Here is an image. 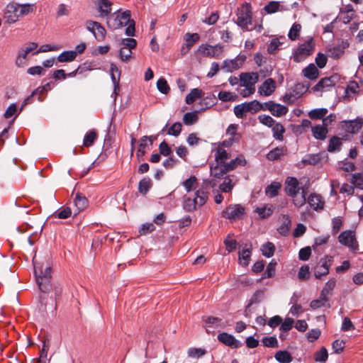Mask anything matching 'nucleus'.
Wrapping results in <instances>:
<instances>
[{"instance_id":"20","label":"nucleus","mask_w":363,"mask_h":363,"mask_svg":"<svg viewBox=\"0 0 363 363\" xmlns=\"http://www.w3.org/2000/svg\"><path fill=\"white\" fill-rule=\"evenodd\" d=\"M111 2L108 0H98L96 3L97 10L99 12V16L102 18H106L111 16Z\"/></svg>"},{"instance_id":"15","label":"nucleus","mask_w":363,"mask_h":363,"mask_svg":"<svg viewBox=\"0 0 363 363\" xmlns=\"http://www.w3.org/2000/svg\"><path fill=\"white\" fill-rule=\"evenodd\" d=\"M217 338L220 342L232 349H238L242 345V342L239 340L236 339L233 335L225 332L219 333Z\"/></svg>"},{"instance_id":"13","label":"nucleus","mask_w":363,"mask_h":363,"mask_svg":"<svg viewBox=\"0 0 363 363\" xmlns=\"http://www.w3.org/2000/svg\"><path fill=\"white\" fill-rule=\"evenodd\" d=\"M86 29L94 35L97 41L101 42L105 39L106 31L100 23L94 21H88L86 23Z\"/></svg>"},{"instance_id":"28","label":"nucleus","mask_w":363,"mask_h":363,"mask_svg":"<svg viewBox=\"0 0 363 363\" xmlns=\"http://www.w3.org/2000/svg\"><path fill=\"white\" fill-rule=\"evenodd\" d=\"M216 104V97L214 94H210L206 97H203L202 100L200 101V104L202 106V108H200V111H204L206 109L210 108Z\"/></svg>"},{"instance_id":"36","label":"nucleus","mask_w":363,"mask_h":363,"mask_svg":"<svg viewBox=\"0 0 363 363\" xmlns=\"http://www.w3.org/2000/svg\"><path fill=\"white\" fill-rule=\"evenodd\" d=\"M321 160L320 154H308L301 160L304 164L316 165Z\"/></svg>"},{"instance_id":"51","label":"nucleus","mask_w":363,"mask_h":363,"mask_svg":"<svg viewBox=\"0 0 363 363\" xmlns=\"http://www.w3.org/2000/svg\"><path fill=\"white\" fill-rule=\"evenodd\" d=\"M121 49L133 50L137 45V41L134 38H123L121 41Z\"/></svg>"},{"instance_id":"50","label":"nucleus","mask_w":363,"mask_h":363,"mask_svg":"<svg viewBox=\"0 0 363 363\" xmlns=\"http://www.w3.org/2000/svg\"><path fill=\"white\" fill-rule=\"evenodd\" d=\"M199 38L200 36L198 33H187L184 37L186 50H189L194 43L199 41Z\"/></svg>"},{"instance_id":"2","label":"nucleus","mask_w":363,"mask_h":363,"mask_svg":"<svg viewBox=\"0 0 363 363\" xmlns=\"http://www.w3.org/2000/svg\"><path fill=\"white\" fill-rule=\"evenodd\" d=\"M130 19V11L126 10L123 12L117 11L108 16L106 20L107 26L109 28L116 30L128 24Z\"/></svg>"},{"instance_id":"19","label":"nucleus","mask_w":363,"mask_h":363,"mask_svg":"<svg viewBox=\"0 0 363 363\" xmlns=\"http://www.w3.org/2000/svg\"><path fill=\"white\" fill-rule=\"evenodd\" d=\"M53 86V82H47L43 86L38 87L37 89H35L34 91H33L30 96L24 99V105L30 103V98L35 97L36 95H38V101H41L43 100V99L41 97V95L44 92H47L48 90L51 89Z\"/></svg>"},{"instance_id":"42","label":"nucleus","mask_w":363,"mask_h":363,"mask_svg":"<svg viewBox=\"0 0 363 363\" xmlns=\"http://www.w3.org/2000/svg\"><path fill=\"white\" fill-rule=\"evenodd\" d=\"M328 113V109L325 108H315L309 111L308 116L312 120H317L323 118Z\"/></svg>"},{"instance_id":"53","label":"nucleus","mask_w":363,"mask_h":363,"mask_svg":"<svg viewBox=\"0 0 363 363\" xmlns=\"http://www.w3.org/2000/svg\"><path fill=\"white\" fill-rule=\"evenodd\" d=\"M197 203L199 206H201L206 203L208 199V193L202 189H199L195 192Z\"/></svg>"},{"instance_id":"52","label":"nucleus","mask_w":363,"mask_h":363,"mask_svg":"<svg viewBox=\"0 0 363 363\" xmlns=\"http://www.w3.org/2000/svg\"><path fill=\"white\" fill-rule=\"evenodd\" d=\"M223 46L220 44H217L214 46H209L208 48H207V55L212 57H218L223 52Z\"/></svg>"},{"instance_id":"56","label":"nucleus","mask_w":363,"mask_h":363,"mask_svg":"<svg viewBox=\"0 0 363 363\" xmlns=\"http://www.w3.org/2000/svg\"><path fill=\"white\" fill-rule=\"evenodd\" d=\"M72 210L69 207L62 208L55 211L53 216L60 219H65L71 216Z\"/></svg>"},{"instance_id":"60","label":"nucleus","mask_w":363,"mask_h":363,"mask_svg":"<svg viewBox=\"0 0 363 363\" xmlns=\"http://www.w3.org/2000/svg\"><path fill=\"white\" fill-rule=\"evenodd\" d=\"M280 3L279 1H272L265 5L264 9L267 13H274L279 11Z\"/></svg>"},{"instance_id":"46","label":"nucleus","mask_w":363,"mask_h":363,"mask_svg":"<svg viewBox=\"0 0 363 363\" xmlns=\"http://www.w3.org/2000/svg\"><path fill=\"white\" fill-rule=\"evenodd\" d=\"M97 138L96 133L95 130H90L86 133L84 135L83 140V145L85 147H90L93 145L95 140Z\"/></svg>"},{"instance_id":"35","label":"nucleus","mask_w":363,"mask_h":363,"mask_svg":"<svg viewBox=\"0 0 363 363\" xmlns=\"http://www.w3.org/2000/svg\"><path fill=\"white\" fill-rule=\"evenodd\" d=\"M276 360L279 363H290L293 358L291 354L286 350L278 351L274 356Z\"/></svg>"},{"instance_id":"6","label":"nucleus","mask_w":363,"mask_h":363,"mask_svg":"<svg viewBox=\"0 0 363 363\" xmlns=\"http://www.w3.org/2000/svg\"><path fill=\"white\" fill-rule=\"evenodd\" d=\"M333 262V257L325 255L320 258L317 265L313 269L314 276L316 279H320L329 273L330 266Z\"/></svg>"},{"instance_id":"63","label":"nucleus","mask_w":363,"mask_h":363,"mask_svg":"<svg viewBox=\"0 0 363 363\" xmlns=\"http://www.w3.org/2000/svg\"><path fill=\"white\" fill-rule=\"evenodd\" d=\"M233 187V185L232 184V180L229 177H225L223 182L219 186V189L225 193L230 192Z\"/></svg>"},{"instance_id":"21","label":"nucleus","mask_w":363,"mask_h":363,"mask_svg":"<svg viewBox=\"0 0 363 363\" xmlns=\"http://www.w3.org/2000/svg\"><path fill=\"white\" fill-rule=\"evenodd\" d=\"M307 202L310 207L315 211L321 210L324 206V202L322 201L321 196L315 193H312L309 195Z\"/></svg>"},{"instance_id":"38","label":"nucleus","mask_w":363,"mask_h":363,"mask_svg":"<svg viewBox=\"0 0 363 363\" xmlns=\"http://www.w3.org/2000/svg\"><path fill=\"white\" fill-rule=\"evenodd\" d=\"M306 189L307 188L305 186H301V196H296L294 199H293V204L297 207L301 208L304 206L306 203Z\"/></svg>"},{"instance_id":"32","label":"nucleus","mask_w":363,"mask_h":363,"mask_svg":"<svg viewBox=\"0 0 363 363\" xmlns=\"http://www.w3.org/2000/svg\"><path fill=\"white\" fill-rule=\"evenodd\" d=\"M203 91L199 88H194L186 96L185 101L187 104H193L197 99L202 97Z\"/></svg>"},{"instance_id":"27","label":"nucleus","mask_w":363,"mask_h":363,"mask_svg":"<svg viewBox=\"0 0 363 363\" xmlns=\"http://www.w3.org/2000/svg\"><path fill=\"white\" fill-rule=\"evenodd\" d=\"M281 188V184L279 182H272L269 185L265 188V194L270 198L277 196L279 194V189Z\"/></svg>"},{"instance_id":"16","label":"nucleus","mask_w":363,"mask_h":363,"mask_svg":"<svg viewBox=\"0 0 363 363\" xmlns=\"http://www.w3.org/2000/svg\"><path fill=\"white\" fill-rule=\"evenodd\" d=\"M276 89V82L272 78L267 79L258 88V93L264 96L272 95Z\"/></svg>"},{"instance_id":"44","label":"nucleus","mask_w":363,"mask_h":363,"mask_svg":"<svg viewBox=\"0 0 363 363\" xmlns=\"http://www.w3.org/2000/svg\"><path fill=\"white\" fill-rule=\"evenodd\" d=\"M288 110L286 106L275 103V106L272 108L271 113L276 117H281L286 115Z\"/></svg>"},{"instance_id":"11","label":"nucleus","mask_w":363,"mask_h":363,"mask_svg":"<svg viewBox=\"0 0 363 363\" xmlns=\"http://www.w3.org/2000/svg\"><path fill=\"white\" fill-rule=\"evenodd\" d=\"M308 89L303 84L296 83L293 87L291 88L290 91L285 94L283 96V101L285 103L293 102L295 99L301 97Z\"/></svg>"},{"instance_id":"29","label":"nucleus","mask_w":363,"mask_h":363,"mask_svg":"<svg viewBox=\"0 0 363 363\" xmlns=\"http://www.w3.org/2000/svg\"><path fill=\"white\" fill-rule=\"evenodd\" d=\"M335 85L334 82L330 77L322 78L313 87V89L315 91H323L326 87H331Z\"/></svg>"},{"instance_id":"45","label":"nucleus","mask_w":363,"mask_h":363,"mask_svg":"<svg viewBox=\"0 0 363 363\" xmlns=\"http://www.w3.org/2000/svg\"><path fill=\"white\" fill-rule=\"evenodd\" d=\"M246 164V160L242 158V156L237 157L236 158L231 160L230 162L226 163L225 166L228 167V171H232L235 169L238 165L245 166Z\"/></svg>"},{"instance_id":"58","label":"nucleus","mask_w":363,"mask_h":363,"mask_svg":"<svg viewBox=\"0 0 363 363\" xmlns=\"http://www.w3.org/2000/svg\"><path fill=\"white\" fill-rule=\"evenodd\" d=\"M236 97L235 94L225 91H221L218 94V99L224 102L235 101Z\"/></svg>"},{"instance_id":"7","label":"nucleus","mask_w":363,"mask_h":363,"mask_svg":"<svg viewBox=\"0 0 363 363\" xmlns=\"http://www.w3.org/2000/svg\"><path fill=\"white\" fill-rule=\"evenodd\" d=\"M245 211V208L241 205L230 204L222 211V216L230 220H236L243 216Z\"/></svg>"},{"instance_id":"41","label":"nucleus","mask_w":363,"mask_h":363,"mask_svg":"<svg viewBox=\"0 0 363 363\" xmlns=\"http://www.w3.org/2000/svg\"><path fill=\"white\" fill-rule=\"evenodd\" d=\"M76 58V52L73 50H67L61 52L58 57L57 60L60 62H67L74 60Z\"/></svg>"},{"instance_id":"23","label":"nucleus","mask_w":363,"mask_h":363,"mask_svg":"<svg viewBox=\"0 0 363 363\" xmlns=\"http://www.w3.org/2000/svg\"><path fill=\"white\" fill-rule=\"evenodd\" d=\"M229 172L225 164L216 163V165L211 167V175L216 179H221L225 177L224 175Z\"/></svg>"},{"instance_id":"55","label":"nucleus","mask_w":363,"mask_h":363,"mask_svg":"<svg viewBox=\"0 0 363 363\" xmlns=\"http://www.w3.org/2000/svg\"><path fill=\"white\" fill-rule=\"evenodd\" d=\"M196 184L197 179L195 176H191L189 178L182 182V185L185 188L186 192H190Z\"/></svg>"},{"instance_id":"10","label":"nucleus","mask_w":363,"mask_h":363,"mask_svg":"<svg viewBox=\"0 0 363 363\" xmlns=\"http://www.w3.org/2000/svg\"><path fill=\"white\" fill-rule=\"evenodd\" d=\"M363 126V118L357 117L354 120H345L340 123V128L345 132L354 134L359 132Z\"/></svg>"},{"instance_id":"30","label":"nucleus","mask_w":363,"mask_h":363,"mask_svg":"<svg viewBox=\"0 0 363 363\" xmlns=\"http://www.w3.org/2000/svg\"><path fill=\"white\" fill-rule=\"evenodd\" d=\"M74 203L77 208V212L74 213V215H77L86 207L88 201L85 196L80 194H77L74 199Z\"/></svg>"},{"instance_id":"3","label":"nucleus","mask_w":363,"mask_h":363,"mask_svg":"<svg viewBox=\"0 0 363 363\" xmlns=\"http://www.w3.org/2000/svg\"><path fill=\"white\" fill-rule=\"evenodd\" d=\"M236 24L245 30H249L248 26L252 24V13L251 6L248 3L242 4L237 11Z\"/></svg>"},{"instance_id":"5","label":"nucleus","mask_w":363,"mask_h":363,"mask_svg":"<svg viewBox=\"0 0 363 363\" xmlns=\"http://www.w3.org/2000/svg\"><path fill=\"white\" fill-rule=\"evenodd\" d=\"M259 101L253 100L250 102H244L234 107V113L238 118H242L246 113H256L259 112Z\"/></svg>"},{"instance_id":"12","label":"nucleus","mask_w":363,"mask_h":363,"mask_svg":"<svg viewBox=\"0 0 363 363\" xmlns=\"http://www.w3.org/2000/svg\"><path fill=\"white\" fill-rule=\"evenodd\" d=\"M349 46L350 43L347 40L340 39L337 41V45L330 47L327 49L328 56L337 60L344 55L345 49L349 48Z\"/></svg>"},{"instance_id":"17","label":"nucleus","mask_w":363,"mask_h":363,"mask_svg":"<svg viewBox=\"0 0 363 363\" xmlns=\"http://www.w3.org/2000/svg\"><path fill=\"white\" fill-rule=\"evenodd\" d=\"M259 79V75L256 72H245L240 75V86L244 87L255 86Z\"/></svg>"},{"instance_id":"33","label":"nucleus","mask_w":363,"mask_h":363,"mask_svg":"<svg viewBox=\"0 0 363 363\" xmlns=\"http://www.w3.org/2000/svg\"><path fill=\"white\" fill-rule=\"evenodd\" d=\"M262 255L267 258L272 257L275 252V246L272 242H267L260 247Z\"/></svg>"},{"instance_id":"59","label":"nucleus","mask_w":363,"mask_h":363,"mask_svg":"<svg viewBox=\"0 0 363 363\" xmlns=\"http://www.w3.org/2000/svg\"><path fill=\"white\" fill-rule=\"evenodd\" d=\"M157 87L160 92L162 94H167L170 89L167 80L161 77L157 82Z\"/></svg>"},{"instance_id":"48","label":"nucleus","mask_w":363,"mask_h":363,"mask_svg":"<svg viewBox=\"0 0 363 363\" xmlns=\"http://www.w3.org/2000/svg\"><path fill=\"white\" fill-rule=\"evenodd\" d=\"M198 121L197 111L187 112L183 116V122L186 125H191Z\"/></svg>"},{"instance_id":"37","label":"nucleus","mask_w":363,"mask_h":363,"mask_svg":"<svg viewBox=\"0 0 363 363\" xmlns=\"http://www.w3.org/2000/svg\"><path fill=\"white\" fill-rule=\"evenodd\" d=\"M273 133V137L279 141H282L284 139L283 134L285 132L284 127L280 123H275L272 127Z\"/></svg>"},{"instance_id":"54","label":"nucleus","mask_w":363,"mask_h":363,"mask_svg":"<svg viewBox=\"0 0 363 363\" xmlns=\"http://www.w3.org/2000/svg\"><path fill=\"white\" fill-rule=\"evenodd\" d=\"M328 357V350L325 347H322L319 351H317L314 354V359L315 362H325Z\"/></svg>"},{"instance_id":"47","label":"nucleus","mask_w":363,"mask_h":363,"mask_svg":"<svg viewBox=\"0 0 363 363\" xmlns=\"http://www.w3.org/2000/svg\"><path fill=\"white\" fill-rule=\"evenodd\" d=\"M151 185V180L150 179L143 178L139 182L138 191L145 195L150 189Z\"/></svg>"},{"instance_id":"9","label":"nucleus","mask_w":363,"mask_h":363,"mask_svg":"<svg viewBox=\"0 0 363 363\" xmlns=\"http://www.w3.org/2000/svg\"><path fill=\"white\" fill-rule=\"evenodd\" d=\"M314 50V43L312 38H310L303 43L299 45L294 57V61L299 62L302 57H306L312 54Z\"/></svg>"},{"instance_id":"31","label":"nucleus","mask_w":363,"mask_h":363,"mask_svg":"<svg viewBox=\"0 0 363 363\" xmlns=\"http://www.w3.org/2000/svg\"><path fill=\"white\" fill-rule=\"evenodd\" d=\"M342 145V143L340 138L337 136H333L329 140L327 150L329 152H339Z\"/></svg>"},{"instance_id":"39","label":"nucleus","mask_w":363,"mask_h":363,"mask_svg":"<svg viewBox=\"0 0 363 363\" xmlns=\"http://www.w3.org/2000/svg\"><path fill=\"white\" fill-rule=\"evenodd\" d=\"M198 206L196 199H191L189 197H184L183 202V208L186 211L192 212L196 209Z\"/></svg>"},{"instance_id":"25","label":"nucleus","mask_w":363,"mask_h":363,"mask_svg":"<svg viewBox=\"0 0 363 363\" xmlns=\"http://www.w3.org/2000/svg\"><path fill=\"white\" fill-rule=\"evenodd\" d=\"M313 137L320 140H324L326 138L328 130L322 125H316L311 128Z\"/></svg>"},{"instance_id":"1","label":"nucleus","mask_w":363,"mask_h":363,"mask_svg":"<svg viewBox=\"0 0 363 363\" xmlns=\"http://www.w3.org/2000/svg\"><path fill=\"white\" fill-rule=\"evenodd\" d=\"M33 262L35 281L42 294L39 296L40 301L42 305H46L45 302L47 298L46 295L48 294L52 289V268L48 264L45 265L43 262H38L35 260V257L33 258Z\"/></svg>"},{"instance_id":"34","label":"nucleus","mask_w":363,"mask_h":363,"mask_svg":"<svg viewBox=\"0 0 363 363\" xmlns=\"http://www.w3.org/2000/svg\"><path fill=\"white\" fill-rule=\"evenodd\" d=\"M291 220L289 216H284V220L281 225L277 228L279 233L283 236H286L291 228Z\"/></svg>"},{"instance_id":"22","label":"nucleus","mask_w":363,"mask_h":363,"mask_svg":"<svg viewBox=\"0 0 363 363\" xmlns=\"http://www.w3.org/2000/svg\"><path fill=\"white\" fill-rule=\"evenodd\" d=\"M252 254V244L245 243L241 251L239 252V260L244 266H247Z\"/></svg>"},{"instance_id":"40","label":"nucleus","mask_w":363,"mask_h":363,"mask_svg":"<svg viewBox=\"0 0 363 363\" xmlns=\"http://www.w3.org/2000/svg\"><path fill=\"white\" fill-rule=\"evenodd\" d=\"M230 155L224 149L218 148L215 154L216 163L226 164V160H228Z\"/></svg>"},{"instance_id":"64","label":"nucleus","mask_w":363,"mask_h":363,"mask_svg":"<svg viewBox=\"0 0 363 363\" xmlns=\"http://www.w3.org/2000/svg\"><path fill=\"white\" fill-rule=\"evenodd\" d=\"M352 182L354 187L363 189V176L360 174H354L352 175Z\"/></svg>"},{"instance_id":"43","label":"nucleus","mask_w":363,"mask_h":363,"mask_svg":"<svg viewBox=\"0 0 363 363\" xmlns=\"http://www.w3.org/2000/svg\"><path fill=\"white\" fill-rule=\"evenodd\" d=\"M277 265V262L276 259H272L271 262L267 266V268L264 273V276L262 278L264 279L273 277L275 275Z\"/></svg>"},{"instance_id":"61","label":"nucleus","mask_w":363,"mask_h":363,"mask_svg":"<svg viewBox=\"0 0 363 363\" xmlns=\"http://www.w3.org/2000/svg\"><path fill=\"white\" fill-rule=\"evenodd\" d=\"M294 319L291 318H286L284 322H281V325L279 327V330L281 333H287L289 332L293 327L294 325Z\"/></svg>"},{"instance_id":"49","label":"nucleus","mask_w":363,"mask_h":363,"mask_svg":"<svg viewBox=\"0 0 363 363\" xmlns=\"http://www.w3.org/2000/svg\"><path fill=\"white\" fill-rule=\"evenodd\" d=\"M237 129L238 125L232 123L228 127L225 133L227 135H229L230 138L238 142L241 136L237 133Z\"/></svg>"},{"instance_id":"14","label":"nucleus","mask_w":363,"mask_h":363,"mask_svg":"<svg viewBox=\"0 0 363 363\" xmlns=\"http://www.w3.org/2000/svg\"><path fill=\"white\" fill-rule=\"evenodd\" d=\"M301 190L298 180L294 177H287L284 182L286 194L293 199L296 198Z\"/></svg>"},{"instance_id":"8","label":"nucleus","mask_w":363,"mask_h":363,"mask_svg":"<svg viewBox=\"0 0 363 363\" xmlns=\"http://www.w3.org/2000/svg\"><path fill=\"white\" fill-rule=\"evenodd\" d=\"M338 241L342 245L347 247L350 250L355 251L358 249L354 232L352 230H345L338 236Z\"/></svg>"},{"instance_id":"26","label":"nucleus","mask_w":363,"mask_h":363,"mask_svg":"<svg viewBox=\"0 0 363 363\" xmlns=\"http://www.w3.org/2000/svg\"><path fill=\"white\" fill-rule=\"evenodd\" d=\"M303 74L307 79L314 80L318 77V69L313 64H310L303 69Z\"/></svg>"},{"instance_id":"24","label":"nucleus","mask_w":363,"mask_h":363,"mask_svg":"<svg viewBox=\"0 0 363 363\" xmlns=\"http://www.w3.org/2000/svg\"><path fill=\"white\" fill-rule=\"evenodd\" d=\"M287 152V149L284 147H277L270 150L267 155V159L269 161H275L279 160L281 156L284 155Z\"/></svg>"},{"instance_id":"18","label":"nucleus","mask_w":363,"mask_h":363,"mask_svg":"<svg viewBox=\"0 0 363 363\" xmlns=\"http://www.w3.org/2000/svg\"><path fill=\"white\" fill-rule=\"evenodd\" d=\"M203 320L205 322V328L208 333H213L215 329L222 326V319L219 318L208 316L203 317Z\"/></svg>"},{"instance_id":"4","label":"nucleus","mask_w":363,"mask_h":363,"mask_svg":"<svg viewBox=\"0 0 363 363\" xmlns=\"http://www.w3.org/2000/svg\"><path fill=\"white\" fill-rule=\"evenodd\" d=\"M22 15L23 4L12 1L6 5L4 11L3 18L5 23L11 24L18 21Z\"/></svg>"},{"instance_id":"62","label":"nucleus","mask_w":363,"mask_h":363,"mask_svg":"<svg viewBox=\"0 0 363 363\" xmlns=\"http://www.w3.org/2000/svg\"><path fill=\"white\" fill-rule=\"evenodd\" d=\"M262 342L265 347L276 348L279 347L278 341L274 336L264 337Z\"/></svg>"},{"instance_id":"57","label":"nucleus","mask_w":363,"mask_h":363,"mask_svg":"<svg viewBox=\"0 0 363 363\" xmlns=\"http://www.w3.org/2000/svg\"><path fill=\"white\" fill-rule=\"evenodd\" d=\"M301 26L298 23H294L288 33V37L291 40H295L299 35Z\"/></svg>"}]
</instances>
